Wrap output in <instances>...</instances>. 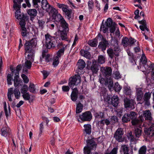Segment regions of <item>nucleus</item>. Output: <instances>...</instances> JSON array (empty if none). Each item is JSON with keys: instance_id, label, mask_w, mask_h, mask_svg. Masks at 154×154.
<instances>
[{"instance_id": "1", "label": "nucleus", "mask_w": 154, "mask_h": 154, "mask_svg": "<svg viewBox=\"0 0 154 154\" xmlns=\"http://www.w3.org/2000/svg\"><path fill=\"white\" fill-rule=\"evenodd\" d=\"M57 17L62 28V30L60 31V37L62 40H66L67 38V33L69 30V25L60 14H58Z\"/></svg>"}, {"instance_id": "2", "label": "nucleus", "mask_w": 154, "mask_h": 154, "mask_svg": "<svg viewBox=\"0 0 154 154\" xmlns=\"http://www.w3.org/2000/svg\"><path fill=\"white\" fill-rule=\"evenodd\" d=\"M112 44L114 46V48H109L107 51L109 57L111 59H113L115 57L119 56L121 51L118 45V41L116 39H114L112 40Z\"/></svg>"}, {"instance_id": "3", "label": "nucleus", "mask_w": 154, "mask_h": 154, "mask_svg": "<svg viewBox=\"0 0 154 154\" xmlns=\"http://www.w3.org/2000/svg\"><path fill=\"white\" fill-rule=\"evenodd\" d=\"M45 46L48 49L54 48L55 45L56 39L55 37L47 33L45 35Z\"/></svg>"}, {"instance_id": "4", "label": "nucleus", "mask_w": 154, "mask_h": 154, "mask_svg": "<svg viewBox=\"0 0 154 154\" xmlns=\"http://www.w3.org/2000/svg\"><path fill=\"white\" fill-rule=\"evenodd\" d=\"M21 8V3H17L14 2L13 8L14 10L16 11L15 13V17L18 20L23 19H26V17L20 11Z\"/></svg>"}, {"instance_id": "5", "label": "nucleus", "mask_w": 154, "mask_h": 154, "mask_svg": "<svg viewBox=\"0 0 154 154\" xmlns=\"http://www.w3.org/2000/svg\"><path fill=\"white\" fill-rule=\"evenodd\" d=\"M144 133L145 139L143 141H149L150 139V137L154 136V124H152L149 128H144Z\"/></svg>"}, {"instance_id": "6", "label": "nucleus", "mask_w": 154, "mask_h": 154, "mask_svg": "<svg viewBox=\"0 0 154 154\" xmlns=\"http://www.w3.org/2000/svg\"><path fill=\"white\" fill-rule=\"evenodd\" d=\"M123 134V129L121 128H119L115 132L114 137L119 142H124V143H127L128 140L126 138H122Z\"/></svg>"}, {"instance_id": "7", "label": "nucleus", "mask_w": 154, "mask_h": 154, "mask_svg": "<svg viewBox=\"0 0 154 154\" xmlns=\"http://www.w3.org/2000/svg\"><path fill=\"white\" fill-rule=\"evenodd\" d=\"M81 82V76L79 75H75L69 78L68 84L69 86L71 87L75 85H77Z\"/></svg>"}, {"instance_id": "8", "label": "nucleus", "mask_w": 154, "mask_h": 154, "mask_svg": "<svg viewBox=\"0 0 154 154\" xmlns=\"http://www.w3.org/2000/svg\"><path fill=\"white\" fill-rule=\"evenodd\" d=\"M79 118L82 122H90L92 118V116L91 112L87 111L80 115Z\"/></svg>"}, {"instance_id": "9", "label": "nucleus", "mask_w": 154, "mask_h": 154, "mask_svg": "<svg viewBox=\"0 0 154 154\" xmlns=\"http://www.w3.org/2000/svg\"><path fill=\"white\" fill-rule=\"evenodd\" d=\"M124 102L125 108L132 109L134 108L135 102L134 100L126 97L124 98Z\"/></svg>"}, {"instance_id": "10", "label": "nucleus", "mask_w": 154, "mask_h": 154, "mask_svg": "<svg viewBox=\"0 0 154 154\" xmlns=\"http://www.w3.org/2000/svg\"><path fill=\"white\" fill-rule=\"evenodd\" d=\"M87 65L90 68L93 73L96 74L99 69V66L97 64L96 61L94 60H92V65L89 66V65L91 63V62L88 60L87 61Z\"/></svg>"}, {"instance_id": "11", "label": "nucleus", "mask_w": 154, "mask_h": 154, "mask_svg": "<svg viewBox=\"0 0 154 154\" xmlns=\"http://www.w3.org/2000/svg\"><path fill=\"white\" fill-rule=\"evenodd\" d=\"M100 71L105 78L111 76L112 70L110 67H101L100 68Z\"/></svg>"}, {"instance_id": "12", "label": "nucleus", "mask_w": 154, "mask_h": 154, "mask_svg": "<svg viewBox=\"0 0 154 154\" xmlns=\"http://www.w3.org/2000/svg\"><path fill=\"white\" fill-rule=\"evenodd\" d=\"M34 61L33 54H27V57L26 59V61L24 63V66L27 69H30L32 65L31 62Z\"/></svg>"}, {"instance_id": "13", "label": "nucleus", "mask_w": 154, "mask_h": 154, "mask_svg": "<svg viewBox=\"0 0 154 154\" xmlns=\"http://www.w3.org/2000/svg\"><path fill=\"white\" fill-rule=\"evenodd\" d=\"M106 78L104 79L103 78H102L100 81V83L101 84L103 83V80H104V84L106 85H107L109 88H111L113 85V82L112 80L111 76Z\"/></svg>"}, {"instance_id": "14", "label": "nucleus", "mask_w": 154, "mask_h": 154, "mask_svg": "<svg viewBox=\"0 0 154 154\" xmlns=\"http://www.w3.org/2000/svg\"><path fill=\"white\" fill-rule=\"evenodd\" d=\"M151 97V93L149 92H146L144 95L142 100V103H144V105L147 106H149L150 102L149 100Z\"/></svg>"}, {"instance_id": "15", "label": "nucleus", "mask_w": 154, "mask_h": 154, "mask_svg": "<svg viewBox=\"0 0 154 154\" xmlns=\"http://www.w3.org/2000/svg\"><path fill=\"white\" fill-rule=\"evenodd\" d=\"M136 99L139 103L142 104V100L143 96V94L142 89L141 88H139L136 90Z\"/></svg>"}, {"instance_id": "16", "label": "nucleus", "mask_w": 154, "mask_h": 154, "mask_svg": "<svg viewBox=\"0 0 154 154\" xmlns=\"http://www.w3.org/2000/svg\"><path fill=\"white\" fill-rule=\"evenodd\" d=\"M144 121V119L142 115L140 116L138 118H135L131 121L132 125H140L142 124Z\"/></svg>"}, {"instance_id": "17", "label": "nucleus", "mask_w": 154, "mask_h": 154, "mask_svg": "<svg viewBox=\"0 0 154 154\" xmlns=\"http://www.w3.org/2000/svg\"><path fill=\"white\" fill-rule=\"evenodd\" d=\"M143 117L145 120L151 122L153 120V118L152 116V113L150 111L147 109L143 111Z\"/></svg>"}, {"instance_id": "18", "label": "nucleus", "mask_w": 154, "mask_h": 154, "mask_svg": "<svg viewBox=\"0 0 154 154\" xmlns=\"http://www.w3.org/2000/svg\"><path fill=\"white\" fill-rule=\"evenodd\" d=\"M24 46L26 51L25 54H26L27 53L30 55V54H33L32 53H31V51L33 47L30 45L29 42L26 41L24 45Z\"/></svg>"}, {"instance_id": "19", "label": "nucleus", "mask_w": 154, "mask_h": 154, "mask_svg": "<svg viewBox=\"0 0 154 154\" xmlns=\"http://www.w3.org/2000/svg\"><path fill=\"white\" fill-rule=\"evenodd\" d=\"M11 131V130L6 125L4 126L1 130L2 134L5 137H6L8 135L10 134Z\"/></svg>"}, {"instance_id": "20", "label": "nucleus", "mask_w": 154, "mask_h": 154, "mask_svg": "<svg viewBox=\"0 0 154 154\" xmlns=\"http://www.w3.org/2000/svg\"><path fill=\"white\" fill-rule=\"evenodd\" d=\"M79 91L77 88H75L73 89V91L71 94V98L73 101H75L77 100L78 97Z\"/></svg>"}, {"instance_id": "21", "label": "nucleus", "mask_w": 154, "mask_h": 154, "mask_svg": "<svg viewBox=\"0 0 154 154\" xmlns=\"http://www.w3.org/2000/svg\"><path fill=\"white\" fill-rule=\"evenodd\" d=\"M108 45V42L106 39H103V41H101L99 43L98 47L102 51L106 50V48Z\"/></svg>"}, {"instance_id": "22", "label": "nucleus", "mask_w": 154, "mask_h": 154, "mask_svg": "<svg viewBox=\"0 0 154 154\" xmlns=\"http://www.w3.org/2000/svg\"><path fill=\"white\" fill-rule=\"evenodd\" d=\"M139 23L142 25L139 27L140 28L142 31H144L145 29L147 31H149V29L147 27L146 23L145 20H142L139 21Z\"/></svg>"}, {"instance_id": "23", "label": "nucleus", "mask_w": 154, "mask_h": 154, "mask_svg": "<svg viewBox=\"0 0 154 154\" xmlns=\"http://www.w3.org/2000/svg\"><path fill=\"white\" fill-rule=\"evenodd\" d=\"M119 103V99L117 96H113L111 98V104L114 107H117Z\"/></svg>"}, {"instance_id": "24", "label": "nucleus", "mask_w": 154, "mask_h": 154, "mask_svg": "<svg viewBox=\"0 0 154 154\" xmlns=\"http://www.w3.org/2000/svg\"><path fill=\"white\" fill-rule=\"evenodd\" d=\"M46 11L49 13V14H53L54 15L56 16V17H57V16L58 14H57V11L56 9L53 8L51 5L49 8L46 9Z\"/></svg>"}, {"instance_id": "25", "label": "nucleus", "mask_w": 154, "mask_h": 154, "mask_svg": "<svg viewBox=\"0 0 154 154\" xmlns=\"http://www.w3.org/2000/svg\"><path fill=\"white\" fill-rule=\"evenodd\" d=\"M87 144H96V138L92 137H88L86 141Z\"/></svg>"}, {"instance_id": "26", "label": "nucleus", "mask_w": 154, "mask_h": 154, "mask_svg": "<svg viewBox=\"0 0 154 154\" xmlns=\"http://www.w3.org/2000/svg\"><path fill=\"white\" fill-rule=\"evenodd\" d=\"M127 145H122L120 150L121 153L122 154H129V148Z\"/></svg>"}, {"instance_id": "27", "label": "nucleus", "mask_w": 154, "mask_h": 154, "mask_svg": "<svg viewBox=\"0 0 154 154\" xmlns=\"http://www.w3.org/2000/svg\"><path fill=\"white\" fill-rule=\"evenodd\" d=\"M123 93L127 95L131 96L132 91L130 87L128 86H125L123 87Z\"/></svg>"}, {"instance_id": "28", "label": "nucleus", "mask_w": 154, "mask_h": 154, "mask_svg": "<svg viewBox=\"0 0 154 154\" xmlns=\"http://www.w3.org/2000/svg\"><path fill=\"white\" fill-rule=\"evenodd\" d=\"M68 8V7L66 9H64V10L63 11L65 13V15L67 16V19L70 20L71 18L72 11L71 9H69Z\"/></svg>"}, {"instance_id": "29", "label": "nucleus", "mask_w": 154, "mask_h": 154, "mask_svg": "<svg viewBox=\"0 0 154 154\" xmlns=\"http://www.w3.org/2000/svg\"><path fill=\"white\" fill-rule=\"evenodd\" d=\"M143 131L141 128H136L134 130V134L136 137H139L142 135Z\"/></svg>"}, {"instance_id": "30", "label": "nucleus", "mask_w": 154, "mask_h": 154, "mask_svg": "<svg viewBox=\"0 0 154 154\" xmlns=\"http://www.w3.org/2000/svg\"><path fill=\"white\" fill-rule=\"evenodd\" d=\"M97 145H87L84 148V152L85 154H90L91 152V148L93 146L96 147Z\"/></svg>"}, {"instance_id": "31", "label": "nucleus", "mask_w": 154, "mask_h": 154, "mask_svg": "<svg viewBox=\"0 0 154 154\" xmlns=\"http://www.w3.org/2000/svg\"><path fill=\"white\" fill-rule=\"evenodd\" d=\"M81 54L88 59L90 58L91 57V54L90 53L87 51H85L84 50H81L80 51Z\"/></svg>"}, {"instance_id": "32", "label": "nucleus", "mask_w": 154, "mask_h": 154, "mask_svg": "<svg viewBox=\"0 0 154 154\" xmlns=\"http://www.w3.org/2000/svg\"><path fill=\"white\" fill-rule=\"evenodd\" d=\"M27 12L29 15L33 17L37 15V10L35 9H29L27 10Z\"/></svg>"}, {"instance_id": "33", "label": "nucleus", "mask_w": 154, "mask_h": 154, "mask_svg": "<svg viewBox=\"0 0 154 154\" xmlns=\"http://www.w3.org/2000/svg\"><path fill=\"white\" fill-rule=\"evenodd\" d=\"M83 104H82L80 102H79L77 105L76 107V112L77 115V114L81 112L83 109Z\"/></svg>"}, {"instance_id": "34", "label": "nucleus", "mask_w": 154, "mask_h": 154, "mask_svg": "<svg viewBox=\"0 0 154 154\" xmlns=\"http://www.w3.org/2000/svg\"><path fill=\"white\" fill-rule=\"evenodd\" d=\"M51 5L48 3L47 0H42V7L43 9H45L46 11V9L49 8Z\"/></svg>"}, {"instance_id": "35", "label": "nucleus", "mask_w": 154, "mask_h": 154, "mask_svg": "<svg viewBox=\"0 0 154 154\" xmlns=\"http://www.w3.org/2000/svg\"><path fill=\"white\" fill-rule=\"evenodd\" d=\"M77 65L79 69H82L85 67V63L83 60H79L78 61Z\"/></svg>"}, {"instance_id": "36", "label": "nucleus", "mask_w": 154, "mask_h": 154, "mask_svg": "<svg viewBox=\"0 0 154 154\" xmlns=\"http://www.w3.org/2000/svg\"><path fill=\"white\" fill-rule=\"evenodd\" d=\"M84 130L87 134H90L91 131V126L90 124H85L84 125Z\"/></svg>"}, {"instance_id": "37", "label": "nucleus", "mask_w": 154, "mask_h": 154, "mask_svg": "<svg viewBox=\"0 0 154 154\" xmlns=\"http://www.w3.org/2000/svg\"><path fill=\"white\" fill-rule=\"evenodd\" d=\"M100 125L102 126H104L105 124L107 126L110 124V121L109 120L107 119H103L99 122Z\"/></svg>"}, {"instance_id": "38", "label": "nucleus", "mask_w": 154, "mask_h": 154, "mask_svg": "<svg viewBox=\"0 0 154 154\" xmlns=\"http://www.w3.org/2000/svg\"><path fill=\"white\" fill-rule=\"evenodd\" d=\"M50 55L49 54H46V52L44 51H43L42 53V57L40 58V61H42V59L45 58V60L47 62H49V57Z\"/></svg>"}, {"instance_id": "39", "label": "nucleus", "mask_w": 154, "mask_h": 154, "mask_svg": "<svg viewBox=\"0 0 154 154\" xmlns=\"http://www.w3.org/2000/svg\"><path fill=\"white\" fill-rule=\"evenodd\" d=\"M94 115L96 118L104 119V112H95Z\"/></svg>"}, {"instance_id": "40", "label": "nucleus", "mask_w": 154, "mask_h": 154, "mask_svg": "<svg viewBox=\"0 0 154 154\" xmlns=\"http://www.w3.org/2000/svg\"><path fill=\"white\" fill-rule=\"evenodd\" d=\"M122 121L123 123H127L130 121L128 113L124 114L122 118Z\"/></svg>"}, {"instance_id": "41", "label": "nucleus", "mask_w": 154, "mask_h": 154, "mask_svg": "<svg viewBox=\"0 0 154 154\" xmlns=\"http://www.w3.org/2000/svg\"><path fill=\"white\" fill-rule=\"evenodd\" d=\"M97 41L94 38L93 39L90 40L88 42V44L91 46L95 47L97 46Z\"/></svg>"}, {"instance_id": "42", "label": "nucleus", "mask_w": 154, "mask_h": 154, "mask_svg": "<svg viewBox=\"0 0 154 154\" xmlns=\"http://www.w3.org/2000/svg\"><path fill=\"white\" fill-rule=\"evenodd\" d=\"M128 114L130 120L131 121L137 117V114L134 111H131L130 112L128 113Z\"/></svg>"}, {"instance_id": "43", "label": "nucleus", "mask_w": 154, "mask_h": 154, "mask_svg": "<svg viewBox=\"0 0 154 154\" xmlns=\"http://www.w3.org/2000/svg\"><path fill=\"white\" fill-rule=\"evenodd\" d=\"M88 10L90 12H91L93 10L94 7V3L92 1H89L88 2Z\"/></svg>"}, {"instance_id": "44", "label": "nucleus", "mask_w": 154, "mask_h": 154, "mask_svg": "<svg viewBox=\"0 0 154 154\" xmlns=\"http://www.w3.org/2000/svg\"><path fill=\"white\" fill-rule=\"evenodd\" d=\"M105 23L106 24V25L108 27H109L115 25V23L113 22L112 19L110 18L107 19L106 21L105 22Z\"/></svg>"}, {"instance_id": "45", "label": "nucleus", "mask_w": 154, "mask_h": 154, "mask_svg": "<svg viewBox=\"0 0 154 154\" xmlns=\"http://www.w3.org/2000/svg\"><path fill=\"white\" fill-rule=\"evenodd\" d=\"M13 88H10L8 89V99L10 101H12V99L11 98V95L13 96Z\"/></svg>"}, {"instance_id": "46", "label": "nucleus", "mask_w": 154, "mask_h": 154, "mask_svg": "<svg viewBox=\"0 0 154 154\" xmlns=\"http://www.w3.org/2000/svg\"><path fill=\"white\" fill-rule=\"evenodd\" d=\"M13 92L14 94L15 98L17 99H19L20 97V93L19 89L15 88Z\"/></svg>"}, {"instance_id": "47", "label": "nucleus", "mask_w": 154, "mask_h": 154, "mask_svg": "<svg viewBox=\"0 0 154 154\" xmlns=\"http://www.w3.org/2000/svg\"><path fill=\"white\" fill-rule=\"evenodd\" d=\"M65 50L64 47H63L62 48L59 50L57 53V56L56 57H57L58 58L59 57H60L63 54Z\"/></svg>"}, {"instance_id": "48", "label": "nucleus", "mask_w": 154, "mask_h": 154, "mask_svg": "<svg viewBox=\"0 0 154 154\" xmlns=\"http://www.w3.org/2000/svg\"><path fill=\"white\" fill-rule=\"evenodd\" d=\"M108 149L106 151L104 154H117L118 151V147H116L114 148L110 152H108Z\"/></svg>"}, {"instance_id": "49", "label": "nucleus", "mask_w": 154, "mask_h": 154, "mask_svg": "<svg viewBox=\"0 0 154 154\" xmlns=\"http://www.w3.org/2000/svg\"><path fill=\"white\" fill-rule=\"evenodd\" d=\"M140 61L143 64V66H144L147 63V60L144 54H142L141 58L140 59Z\"/></svg>"}, {"instance_id": "50", "label": "nucleus", "mask_w": 154, "mask_h": 154, "mask_svg": "<svg viewBox=\"0 0 154 154\" xmlns=\"http://www.w3.org/2000/svg\"><path fill=\"white\" fill-rule=\"evenodd\" d=\"M28 90V87L26 85H24L20 90L21 93L22 94H24L27 93Z\"/></svg>"}, {"instance_id": "51", "label": "nucleus", "mask_w": 154, "mask_h": 154, "mask_svg": "<svg viewBox=\"0 0 154 154\" xmlns=\"http://www.w3.org/2000/svg\"><path fill=\"white\" fill-rule=\"evenodd\" d=\"M29 88V91L30 92L33 93H35V85L31 83L30 84Z\"/></svg>"}, {"instance_id": "52", "label": "nucleus", "mask_w": 154, "mask_h": 154, "mask_svg": "<svg viewBox=\"0 0 154 154\" xmlns=\"http://www.w3.org/2000/svg\"><path fill=\"white\" fill-rule=\"evenodd\" d=\"M146 150V146L143 145L140 149L139 151V154H145Z\"/></svg>"}, {"instance_id": "53", "label": "nucleus", "mask_w": 154, "mask_h": 154, "mask_svg": "<svg viewBox=\"0 0 154 154\" xmlns=\"http://www.w3.org/2000/svg\"><path fill=\"white\" fill-rule=\"evenodd\" d=\"M105 57L102 55H100L98 57V61L99 63L100 64H103L105 63Z\"/></svg>"}, {"instance_id": "54", "label": "nucleus", "mask_w": 154, "mask_h": 154, "mask_svg": "<svg viewBox=\"0 0 154 154\" xmlns=\"http://www.w3.org/2000/svg\"><path fill=\"white\" fill-rule=\"evenodd\" d=\"M128 39L127 38H123L122 40V44L123 46L125 47H127L128 45Z\"/></svg>"}, {"instance_id": "55", "label": "nucleus", "mask_w": 154, "mask_h": 154, "mask_svg": "<svg viewBox=\"0 0 154 154\" xmlns=\"http://www.w3.org/2000/svg\"><path fill=\"white\" fill-rule=\"evenodd\" d=\"M28 42H29L30 45L33 47V48H35L37 45V40L35 38H32L31 40Z\"/></svg>"}, {"instance_id": "56", "label": "nucleus", "mask_w": 154, "mask_h": 154, "mask_svg": "<svg viewBox=\"0 0 154 154\" xmlns=\"http://www.w3.org/2000/svg\"><path fill=\"white\" fill-rule=\"evenodd\" d=\"M12 75L11 74H8L7 76V81L8 85H11L12 84L11 81L12 79Z\"/></svg>"}, {"instance_id": "57", "label": "nucleus", "mask_w": 154, "mask_h": 154, "mask_svg": "<svg viewBox=\"0 0 154 154\" xmlns=\"http://www.w3.org/2000/svg\"><path fill=\"white\" fill-rule=\"evenodd\" d=\"M22 97L25 100H29L30 99V95L28 92L23 94Z\"/></svg>"}, {"instance_id": "58", "label": "nucleus", "mask_w": 154, "mask_h": 154, "mask_svg": "<svg viewBox=\"0 0 154 154\" xmlns=\"http://www.w3.org/2000/svg\"><path fill=\"white\" fill-rule=\"evenodd\" d=\"M108 27L106 25H102L100 26V29L103 33H105L108 31Z\"/></svg>"}, {"instance_id": "59", "label": "nucleus", "mask_w": 154, "mask_h": 154, "mask_svg": "<svg viewBox=\"0 0 154 154\" xmlns=\"http://www.w3.org/2000/svg\"><path fill=\"white\" fill-rule=\"evenodd\" d=\"M26 19H23L20 20V21L19 22V25H20V27L21 28L23 27H25L26 25Z\"/></svg>"}, {"instance_id": "60", "label": "nucleus", "mask_w": 154, "mask_h": 154, "mask_svg": "<svg viewBox=\"0 0 154 154\" xmlns=\"http://www.w3.org/2000/svg\"><path fill=\"white\" fill-rule=\"evenodd\" d=\"M129 140L130 141L131 144L136 143V140L134 138L133 136L130 135V137L128 138V140Z\"/></svg>"}, {"instance_id": "61", "label": "nucleus", "mask_w": 154, "mask_h": 154, "mask_svg": "<svg viewBox=\"0 0 154 154\" xmlns=\"http://www.w3.org/2000/svg\"><path fill=\"white\" fill-rule=\"evenodd\" d=\"M118 121V118L116 116H113L111 117L110 118V123H112V124L115 123Z\"/></svg>"}, {"instance_id": "62", "label": "nucleus", "mask_w": 154, "mask_h": 154, "mask_svg": "<svg viewBox=\"0 0 154 154\" xmlns=\"http://www.w3.org/2000/svg\"><path fill=\"white\" fill-rule=\"evenodd\" d=\"M57 6L59 8H62L63 11L64 10V9H66L68 7V6L65 5L64 4H61L59 3H57Z\"/></svg>"}, {"instance_id": "63", "label": "nucleus", "mask_w": 154, "mask_h": 154, "mask_svg": "<svg viewBox=\"0 0 154 154\" xmlns=\"http://www.w3.org/2000/svg\"><path fill=\"white\" fill-rule=\"evenodd\" d=\"M96 40V41L99 40L101 41H103V39H106V38H103V36L100 33L98 34L97 36L95 38Z\"/></svg>"}, {"instance_id": "64", "label": "nucleus", "mask_w": 154, "mask_h": 154, "mask_svg": "<svg viewBox=\"0 0 154 154\" xmlns=\"http://www.w3.org/2000/svg\"><path fill=\"white\" fill-rule=\"evenodd\" d=\"M21 76L23 79L24 82L25 83H27L29 82V79L28 77L24 74H22Z\"/></svg>"}]
</instances>
